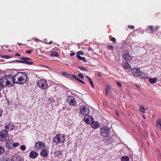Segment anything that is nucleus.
Returning <instances> with one entry per match:
<instances>
[{
	"mask_svg": "<svg viewBox=\"0 0 161 161\" xmlns=\"http://www.w3.org/2000/svg\"><path fill=\"white\" fill-rule=\"evenodd\" d=\"M7 76L9 83L8 84L10 87L14 83L22 85L25 83L27 80V74L24 72H18L14 76L10 75H8Z\"/></svg>",
	"mask_w": 161,
	"mask_h": 161,
	"instance_id": "nucleus-1",
	"label": "nucleus"
},
{
	"mask_svg": "<svg viewBox=\"0 0 161 161\" xmlns=\"http://www.w3.org/2000/svg\"><path fill=\"white\" fill-rule=\"evenodd\" d=\"M65 137L64 135L59 134L57 135L53 139V142L56 143H62L65 141Z\"/></svg>",
	"mask_w": 161,
	"mask_h": 161,
	"instance_id": "nucleus-2",
	"label": "nucleus"
},
{
	"mask_svg": "<svg viewBox=\"0 0 161 161\" xmlns=\"http://www.w3.org/2000/svg\"><path fill=\"white\" fill-rule=\"evenodd\" d=\"M111 134L110 129L107 127H102L100 130V135L104 137H108Z\"/></svg>",
	"mask_w": 161,
	"mask_h": 161,
	"instance_id": "nucleus-3",
	"label": "nucleus"
},
{
	"mask_svg": "<svg viewBox=\"0 0 161 161\" xmlns=\"http://www.w3.org/2000/svg\"><path fill=\"white\" fill-rule=\"evenodd\" d=\"M8 80L7 75L4 76L0 79V91L2 89L3 87H10V86L8 84Z\"/></svg>",
	"mask_w": 161,
	"mask_h": 161,
	"instance_id": "nucleus-4",
	"label": "nucleus"
},
{
	"mask_svg": "<svg viewBox=\"0 0 161 161\" xmlns=\"http://www.w3.org/2000/svg\"><path fill=\"white\" fill-rule=\"evenodd\" d=\"M37 86L42 90H45L47 87V84L46 80L41 79L36 83Z\"/></svg>",
	"mask_w": 161,
	"mask_h": 161,
	"instance_id": "nucleus-5",
	"label": "nucleus"
},
{
	"mask_svg": "<svg viewBox=\"0 0 161 161\" xmlns=\"http://www.w3.org/2000/svg\"><path fill=\"white\" fill-rule=\"evenodd\" d=\"M80 110L81 114L84 115H87L90 113L89 108L85 105H81L80 107Z\"/></svg>",
	"mask_w": 161,
	"mask_h": 161,
	"instance_id": "nucleus-6",
	"label": "nucleus"
},
{
	"mask_svg": "<svg viewBox=\"0 0 161 161\" xmlns=\"http://www.w3.org/2000/svg\"><path fill=\"white\" fill-rule=\"evenodd\" d=\"M8 135V131L6 130H2L0 131V141L4 142Z\"/></svg>",
	"mask_w": 161,
	"mask_h": 161,
	"instance_id": "nucleus-7",
	"label": "nucleus"
},
{
	"mask_svg": "<svg viewBox=\"0 0 161 161\" xmlns=\"http://www.w3.org/2000/svg\"><path fill=\"white\" fill-rule=\"evenodd\" d=\"M22 58L23 59V64L29 65H32L34 64L33 62L32 61V60L28 57H22Z\"/></svg>",
	"mask_w": 161,
	"mask_h": 161,
	"instance_id": "nucleus-8",
	"label": "nucleus"
},
{
	"mask_svg": "<svg viewBox=\"0 0 161 161\" xmlns=\"http://www.w3.org/2000/svg\"><path fill=\"white\" fill-rule=\"evenodd\" d=\"M70 106H75V105L76 102L75 98L71 96H69L67 99Z\"/></svg>",
	"mask_w": 161,
	"mask_h": 161,
	"instance_id": "nucleus-9",
	"label": "nucleus"
},
{
	"mask_svg": "<svg viewBox=\"0 0 161 161\" xmlns=\"http://www.w3.org/2000/svg\"><path fill=\"white\" fill-rule=\"evenodd\" d=\"M131 72L132 74L136 76H139L141 75V72L139 69L135 68L131 70Z\"/></svg>",
	"mask_w": 161,
	"mask_h": 161,
	"instance_id": "nucleus-10",
	"label": "nucleus"
},
{
	"mask_svg": "<svg viewBox=\"0 0 161 161\" xmlns=\"http://www.w3.org/2000/svg\"><path fill=\"white\" fill-rule=\"evenodd\" d=\"M13 141L12 139H8L6 142L5 146L8 149H13Z\"/></svg>",
	"mask_w": 161,
	"mask_h": 161,
	"instance_id": "nucleus-11",
	"label": "nucleus"
},
{
	"mask_svg": "<svg viewBox=\"0 0 161 161\" xmlns=\"http://www.w3.org/2000/svg\"><path fill=\"white\" fill-rule=\"evenodd\" d=\"M122 57L125 61L131 60L133 58L129 54V52H125L122 54Z\"/></svg>",
	"mask_w": 161,
	"mask_h": 161,
	"instance_id": "nucleus-12",
	"label": "nucleus"
},
{
	"mask_svg": "<svg viewBox=\"0 0 161 161\" xmlns=\"http://www.w3.org/2000/svg\"><path fill=\"white\" fill-rule=\"evenodd\" d=\"M14 127V125L12 123H7L5 125V130L7 131L8 130H13Z\"/></svg>",
	"mask_w": 161,
	"mask_h": 161,
	"instance_id": "nucleus-13",
	"label": "nucleus"
},
{
	"mask_svg": "<svg viewBox=\"0 0 161 161\" xmlns=\"http://www.w3.org/2000/svg\"><path fill=\"white\" fill-rule=\"evenodd\" d=\"M44 146V144L42 142H36L35 145V147L39 150L42 149Z\"/></svg>",
	"mask_w": 161,
	"mask_h": 161,
	"instance_id": "nucleus-14",
	"label": "nucleus"
},
{
	"mask_svg": "<svg viewBox=\"0 0 161 161\" xmlns=\"http://www.w3.org/2000/svg\"><path fill=\"white\" fill-rule=\"evenodd\" d=\"M38 156V154L34 151H31L29 154V157L32 159H35Z\"/></svg>",
	"mask_w": 161,
	"mask_h": 161,
	"instance_id": "nucleus-15",
	"label": "nucleus"
},
{
	"mask_svg": "<svg viewBox=\"0 0 161 161\" xmlns=\"http://www.w3.org/2000/svg\"><path fill=\"white\" fill-rule=\"evenodd\" d=\"M63 151H56L54 153V156L57 158H61V156L63 155L62 153Z\"/></svg>",
	"mask_w": 161,
	"mask_h": 161,
	"instance_id": "nucleus-16",
	"label": "nucleus"
},
{
	"mask_svg": "<svg viewBox=\"0 0 161 161\" xmlns=\"http://www.w3.org/2000/svg\"><path fill=\"white\" fill-rule=\"evenodd\" d=\"M91 124L92 127L93 129H97L100 126V124L97 122H93Z\"/></svg>",
	"mask_w": 161,
	"mask_h": 161,
	"instance_id": "nucleus-17",
	"label": "nucleus"
},
{
	"mask_svg": "<svg viewBox=\"0 0 161 161\" xmlns=\"http://www.w3.org/2000/svg\"><path fill=\"white\" fill-rule=\"evenodd\" d=\"M122 66L124 69L125 70H129L131 69L130 65L127 63H123L122 64Z\"/></svg>",
	"mask_w": 161,
	"mask_h": 161,
	"instance_id": "nucleus-18",
	"label": "nucleus"
},
{
	"mask_svg": "<svg viewBox=\"0 0 161 161\" xmlns=\"http://www.w3.org/2000/svg\"><path fill=\"white\" fill-rule=\"evenodd\" d=\"M156 126L158 130H161V119L159 118L157 120Z\"/></svg>",
	"mask_w": 161,
	"mask_h": 161,
	"instance_id": "nucleus-19",
	"label": "nucleus"
},
{
	"mask_svg": "<svg viewBox=\"0 0 161 161\" xmlns=\"http://www.w3.org/2000/svg\"><path fill=\"white\" fill-rule=\"evenodd\" d=\"M157 80V79L156 78H149L148 80V81L151 84L156 83Z\"/></svg>",
	"mask_w": 161,
	"mask_h": 161,
	"instance_id": "nucleus-20",
	"label": "nucleus"
},
{
	"mask_svg": "<svg viewBox=\"0 0 161 161\" xmlns=\"http://www.w3.org/2000/svg\"><path fill=\"white\" fill-rule=\"evenodd\" d=\"M72 77L74 79H75L78 81L79 82L83 84H85V82L80 78L77 77L75 75H72Z\"/></svg>",
	"mask_w": 161,
	"mask_h": 161,
	"instance_id": "nucleus-21",
	"label": "nucleus"
},
{
	"mask_svg": "<svg viewBox=\"0 0 161 161\" xmlns=\"http://www.w3.org/2000/svg\"><path fill=\"white\" fill-rule=\"evenodd\" d=\"M40 154L41 156L44 157H47L48 155L45 149L42 150L40 153Z\"/></svg>",
	"mask_w": 161,
	"mask_h": 161,
	"instance_id": "nucleus-22",
	"label": "nucleus"
},
{
	"mask_svg": "<svg viewBox=\"0 0 161 161\" xmlns=\"http://www.w3.org/2000/svg\"><path fill=\"white\" fill-rule=\"evenodd\" d=\"M77 58L80 60H82L83 62H86V59L84 57H82L79 55H76Z\"/></svg>",
	"mask_w": 161,
	"mask_h": 161,
	"instance_id": "nucleus-23",
	"label": "nucleus"
},
{
	"mask_svg": "<svg viewBox=\"0 0 161 161\" xmlns=\"http://www.w3.org/2000/svg\"><path fill=\"white\" fill-rule=\"evenodd\" d=\"M85 77L88 79L89 82L90 83V84L91 85L92 87V88H94V86L93 85V83L92 80L90 78V77L88 76H86Z\"/></svg>",
	"mask_w": 161,
	"mask_h": 161,
	"instance_id": "nucleus-24",
	"label": "nucleus"
},
{
	"mask_svg": "<svg viewBox=\"0 0 161 161\" xmlns=\"http://www.w3.org/2000/svg\"><path fill=\"white\" fill-rule=\"evenodd\" d=\"M61 74L64 76L68 78H71V77H72V75H70L64 72H61Z\"/></svg>",
	"mask_w": 161,
	"mask_h": 161,
	"instance_id": "nucleus-25",
	"label": "nucleus"
},
{
	"mask_svg": "<svg viewBox=\"0 0 161 161\" xmlns=\"http://www.w3.org/2000/svg\"><path fill=\"white\" fill-rule=\"evenodd\" d=\"M140 75L141 76V78H142L144 79H147L148 78V76L147 75V74L145 73H141V74Z\"/></svg>",
	"mask_w": 161,
	"mask_h": 161,
	"instance_id": "nucleus-26",
	"label": "nucleus"
},
{
	"mask_svg": "<svg viewBox=\"0 0 161 161\" xmlns=\"http://www.w3.org/2000/svg\"><path fill=\"white\" fill-rule=\"evenodd\" d=\"M129 158L128 156H124L121 158V161H129Z\"/></svg>",
	"mask_w": 161,
	"mask_h": 161,
	"instance_id": "nucleus-27",
	"label": "nucleus"
},
{
	"mask_svg": "<svg viewBox=\"0 0 161 161\" xmlns=\"http://www.w3.org/2000/svg\"><path fill=\"white\" fill-rule=\"evenodd\" d=\"M89 118V117H85L84 119V122L87 124H90L91 123V122H90Z\"/></svg>",
	"mask_w": 161,
	"mask_h": 161,
	"instance_id": "nucleus-28",
	"label": "nucleus"
},
{
	"mask_svg": "<svg viewBox=\"0 0 161 161\" xmlns=\"http://www.w3.org/2000/svg\"><path fill=\"white\" fill-rule=\"evenodd\" d=\"M140 110L142 113H144L145 111V109L143 106H141L140 108Z\"/></svg>",
	"mask_w": 161,
	"mask_h": 161,
	"instance_id": "nucleus-29",
	"label": "nucleus"
},
{
	"mask_svg": "<svg viewBox=\"0 0 161 161\" xmlns=\"http://www.w3.org/2000/svg\"><path fill=\"white\" fill-rule=\"evenodd\" d=\"M106 140L107 142L109 143L111 142H113L114 140V139L112 138V137H108V138L106 139Z\"/></svg>",
	"mask_w": 161,
	"mask_h": 161,
	"instance_id": "nucleus-30",
	"label": "nucleus"
},
{
	"mask_svg": "<svg viewBox=\"0 0 161 161\" xmlns=\"http://www.w3.org/2000/svg\"><path fill=\"white\" fill-rule=\"evenodd\" d=\"M4 148L3 147L0 146V155L2 154L4 152Z\"/></svg>",
	"mask_w": 161,
	"mask_h": 161,
	"instance_id": "nucleus-31",
	"label": "nucleus"
},
{
	"mask_svg": "<svg viewBox=\"0 0 161 161\" xmlns=\"http://www.w3.org/2000/svg\"><path fill=\"white\" fill-rule=\"evenodd\" d=\"M19 145V142H13V149L15 147H18Z\"/></svg>",
	"mask_w": 161,
	"mask_h": 161,
	"instance_id": "nucleus-32",
	"label": "nucleus"
},
{
	"mask_svg": "<svg viewBox=\"0 0 161 161\" xmlns=\"http://www.w3.org/2000/svg\"><path fill=\"white\" fill-rule=\"evenodd\" d=\"M51 56H52L58 57L59 55L56 52H53L51 54Z\"/></svg>",
	"mask_w": 161,
	"mask_h": 161,
	"instance_id": "nucleus-33",
	"label": "nucleus"
},
{
	"mask_svg": "<svg viewBox=\"0 0 161 161\" xmlns=\"http://www.w3.org/2000/svg\"><path fill=\"white\" fill-rule=\"evenodd\" d=\"M20 149L22 151H24L26 149V147L25 145H22L20 147Z\"/></svg>",
	"mask_w": 161,
	"mask_h": 161,
	"instance_id": "nucleus-34",
	"label": "nucleus"
},
{
	"mask_svg": "<svg viewBox=\"0 0 161 161\" xmlns=\"http://www.w3.org/2000/svg\"><path fill=\"white\" fill-rule=\"evenodd\" d=\"M107 49L108 50H112L114 49V47L112 45H108L107 47Z\"/></svg>",
	"mask_w": 161,
	"mask_h": 161,
	"instance_id": "nucleus-35",
	"label": "nucleus"
},
{
	"mask_svg": "<svg viewBox=\"0 0 161 161\" xmlns=\"http://www.w3.org/2000/svg\"><path fill=\"white\" fill-rule=\"evenodd\" d=\"M111 88L110 86L107 85L106 87V91H109Z\"/></svg>",
	"mask_w": 161,
	"mask_h": 161,
	"instance_id": "nucleus-36",
	"label": "nucleus"
},
{
	"mask_svg": "<svg viewBox=\"0 0 161 161\" xmlns=\"http://www.w3.org/2000/svg\"><path fill=\"white\" fill-rule=\"evenodd\" d=\"M20 60H17L16 61L18 63H23V59L22 58H20Z\"/></svg>",
	"mask_w": 161,
	"mask_h": 161,
	"instance_id": "nucleus-37",
	"label": "nucleus"
},
{
	"mask_svg": "<svg viewBox=\"0 0 161 161\" xmlns=\"http://www.w3.org/2000/svg\"><path fill=\"white\" fill-rule=\"evenodd\" d=\"M78 75L79 77L80 78L82 79H83L84 78V76L82 74H78Z\"/></svg>",
	"mask_w": 161,
	"mask_h": 161,
	"instance_id": "nucleus-38",
	"label": "nucleus"
},
{
	"mask_svg": "<svg viewBox=\"0 0 161 161\" xmlns=\"http://www.w3.org/2000/svg\"><path fill=\"white\" fill-rule=\"evenodd\" d=\"M79 69L82 71H84L86 70V68L83 67H80Z\"/></svg>",
	"mask_w": 161,
	"mask_h": 161,
	"instance_id": "nucleus-39",
	"label": "nucleus"
},
{
	"mask_svg": "<svg viewBox=\"0 0 161 161\" xmlns=\"http://www.w3.org/2000/svg\"><path fill=\"white\" fill-rule=\"evenodd\" d=\"M77 53L78 55H83L84 54L83 52L82 51H80L77 52Z\"/></svg>",
	"mask_w": 161,
	"mask_h": 161,
	"instance_id": "nucleus-40",
	"label": "nucleus"
},
{
	"mask_svg": "<svg viewBox=\"0 0 161 161\" xmlns=\"http://www.w3.org/2000/svg\"><path fill=\"white\" fill-rule=\"evenodd\" d=\"M149 28L150 30H151V31L154 32V28H153V26H149Z\"/></svg>",
	"mask_w": 161,
	"mask_h": 161,
	"instance_id": "nucleus-41",
	"label": "nucleus"
},
{
	"mask_svg": "<svg viewBox=\"0 0 161 161\" xmlns=\"http://www.w3.org/2000/svg\"><path fill=\"white\" fill-rule=\"evenodd\" d=\"M111 41L115 43L116 41V39L114 37H113L111 39Z\"/></svg>",
	"mask_w": 161,
	"mask_h": 161,
	"instance_id": "nucleus-42",
	"label": "nucleus"
},
{
	"mask_svg": "<svg viewBox=\"0 0 161 161\" xmlns=\"http://www.w3.org/2000/svg\"><path fill=\"white\" fill-rule=\"evenodd\" d=\"M32 51V50H28L26 51V53H29V54H31V52Z\"/></svg>",
	"mask_w": 161,
	"mask_h": 161,
	"instance_id": "nucleus-43",
	"label": "nucleus"
},
{
	"mask_svg": "<svg viewBox=\"0 0 161 161\" xmlns=\"http://www.w3.org/2000/svg\"><path fill=\"white\" fill-rule=\"evenodd\" d=\"M160 27L157 26L154 28V31L156 32L157 31V30Z\"/></svg>",
	"mask_w": 161,
	"mask_h": 161,
	"instance_id": "nucleus-44",
	"label": "nucleus"
},
{
	"mask_svg": "<svg viewBox=\"0 0 161 161\" xmlns=\"http://www.w3.org/2000/svg\"><path fill=\"white\" fill-rule=\"evenodd\" d=\"M117 86H119V87H121V84L119 82H117Z\"/></svg>",
	"mask_w": 161,
	"mask_h": 161,
	"instance_id": "nucleus-45",
	"label": "nucleus"
},
{
	"mask_svg": "<svg viewBox=\"0 0 161 161\" xmlns=\"http://www.w3.org/2000/svg\"><path fill=\"white\" fill-rule=\"evenodd\" d=\"M128 27L129 28H130L131 29H133L134 28V26H133V25H129L128 26Z\"/></svg>",
	"mask_w": 161,
	"mask_h": 161,
	"instance_id": "nucleus-46",
	"label": "nucleus"
},
{
	"mask_svg": "<svg viewBox=\"0 0 161 161\" xmlns=\"http://www.w3.org/2000/svg\"><path fill=\"white\" fill-rule=\"evenodd\" d=\"M3 113L2 110L1 109H0V117L1 116Z\"/></svg>",
	"mask_w": 161,
	"mask_h": 161,
	"instance_id": "nucleus-47",
	"label": "nucleus"
},
{
	"mask_svg": "<svg viewBox=\"0 0 161 161\" xmlns=\"http://www.w3.org/2000/svg\"><path fill=\"white\" fill-rule=\"evenodd\" d=\"M115 113H116V114L118 116H119V112L117 111H115Z\"/></svg>",
	"mask_w": 161,
	"mask_h": 161,
	"instance_id": "nucleus-48",
	"label": "nucleus"
},
{
	"mask_svg": "<svg viewBox=\"0 0 161 161\" xmlns=\"http://www.w3.org/2000/svg\"><path fill=\"white\" fill-rule=\"evenodd\" d=\"M10 57L8 56H5V58H7V59H8V58H10Z\"/></svg>",
	"mask_w": 161,
	"mask_h": 161,
	"instance_id": "nucleus-49",
	"label": "nucleus"
},
{
	"mask_svg": "<svg viewBox=\"0 0 161 161\" xmlns=\"http://www.w3.org/2000/svg\"><path fill=\"white\" fill-rule=\"evenodd\" d=\"M34 41L36 42H38L39 41V40L37 38H35L34 40Z\"/></svg>",
	"mask_w": 161,
	"mask_h": 161,
	"instance_id": "nucleus-50",
	"label": "nucleus"
},
{
	"mask_svg": "<svg viewBox=\"0 0 161 161\" xmlns=\"http://www.w3.org/2000/svg\"><path fill=\"white\" fill-rule=\"evenodd\" d=\"M15 56H20V54H19L18 53H15Z\"/></svg>",
	"mask_w": 161,
	"mask_h": 161,
	"instance_id": "nucleus-51",
	"label": "nucleus"
},
{
	"mask_svg": "<svg viewBox=\"0 0 161 161\" xmlns=\"http://www.w3.org/2000/svg\"><path fill=\"white\" fill-rule=\"evenodd\" d=\"M42 66H43V67H45V68H47L48 69H49V67L47 66H46V65H42Z\"/></svg>",
	"mask_w": 161,
	"mask_h": 161,
	"instance_id": "nucleus-52",
	"label": "nucleus"
},
{
	"mask_svg": "<svg viewBox=\"0 0 161 161\" xmlns=\"http://www.w3.org/2000/svg\"><path fill=\"white\" fill-rule=\"evenodd\" d=\"M92 48L91 47H89V48L88 49V50L89 51H90L91 50H92Z\"/></svg>",
	"mask_w": 161,
	"mask_h": 161,
	"instance_id": "nucleus-53",
	"label": "nucleus"
},
{
	"mask_svg": "<svg viewBox=\"0 0 161 161\" xmlns=\"http://www.w3.org/2000/svg\"><path fill=\"white\" fill-rule=\"evenodd\" d=\"M52 43V41H51L49 43H48V44L50 45V44H51Z\"/></svg>",
	"mask_w": 161,
	"mask_h": 161,
	"instance_id": "nucleus-54",
	"label": "nucleus"
},
{
	"mask_svg": "<svg viewBox=\"0 0 161 161\" xmlns=\"http://www.w3.org/2000/svg\"><path fill=\"white\" fill-rule=\"evenodd\" d=\"M74 54H75L74 53H71L70 54V56H72V55H74Z\"/></svg>",
	"mask_w": 161,
	"mask_h": 161,
	"instance_id": "nucleus-55",
	"label": "nucleus"
},
{
	"mask_svg": "<svg viewBox=\"0 0 161 161\" xmlns=\"http://www.w3.org/2000/svg\"><path fill=\"white\" fill-rule=\"evenodd\" d=\"M108 91H106V95H107L108 94Z\"/></svg>",
	"mask_w": 161,
	"mask_h": 161,
	"instance_id": "nucleus-56",
	"label": "nucleus"
},
{
	"mask_svg": "<svg viewBox=\"0 0 161 161\" xmlns=\"http://www.w3.org/2000/svg\"><path fill=\"white\" fill-rule=\"evenodd\" d=\"M136 86L138 88H139V86H138V85H136Z\"/></svg>",
	"mask_w": 161,
	"mask_h": 161,
	"instance_id": "nucleus-57",
	"label": "nucleus"
},
{
	"mask_svg": "<svg viewBox=\"0 0 161 161\" xmlns=\"http://www.w3.org/2000/svg\"><path fill=\"white\" fill-rule=\"evenodd\" d=\"M8 51L10 52H12V51L11 50H8Z\"/></svg>",
	"mask_w": 161,
	"mask_h": 161,
	"instance_id": "nucleus-58",
	"label": "nucleus"
},
{
	"mask_svg": "<svg viewBox=\"0 0 161 161\" xmlns=\"http://www.w3.org/2000/svg\"><path fill=\"white\" fill-rule=\"evenodd\" d=\"M143 118L145 119V116H143Z\"/></svg>",
	"mask_w": 161,
	"mask_h": 161,
	"instance_id": "nucleus-59",
	"label": "nucleus"
},
{
	"mask_svg": "<svg viewBox=\"0 0 161 161\" xmlns=\"http://www.w3.org/2000/svg\"><path fill=\"white\" fill-rule=\"evenodd\" d=\"M1 93L0 92V97H1Z\"/></svg>",
	"mask_w": 161,
	"mask_h": 161,
	"instance_id": "nucleus-60",
	"label": "nucleus"
},
{
	"mask_svg": "<svg viewBox=\"0 0 161 161\" xmlns=\"http://www.w3.org/2000/svg\"><path fill=\"white\" fill-rule=\"evenodd\" d=\"M68 161H71V159L69 160Z\"/></svg>",
	"mask_w": 161,
	"mask_h": 161,
	"instance_id": "nucleus-61",
	"label": "nucleus"
},
{
	"mask_svg": "<svg viewBox=\"0 0 161 161\" xmlns=\"http://www.w3.org/2000/svg\"><path fill=\"white\" fill-rule=\"evenodd\" d=\"M18 44L19 45H21V44L19 43H18Z\"/></svg>",
	"mask_w": 161,
	"mask_h": 161,
	"instance_id": "nucleus-62",
	"label": "nucleus"
},
{
	"mask_svg": "<svg viewBox=\"0 0 161 161\" xmlns=\"http://www.w3.org/2000/svg\"><path fill=\"white\" fill-rule=\"evenodd\" d=\"M20 161H24V160L22 159V160H21Z\"/></svg>",
	"mask_w": 161,
	"mask_h": 161,
	"instance_id": "nucleus-63",
	"label": "nucleus"
},
{
	"mask_svg": "<svg viewBox=\"0 0 161 161\" xmlns=\"http://www.w3.org/2000/svg\"><path fill=\"white\" fill-rule=\"evenodd\" d=\"M41 53H43L42 52V51H41Z\"/></svg>",
	"mask_w": 161,
	"mask_h": 161,
	"instance_id": "nucleus-64",
	"label": "nucleus"
}]
</instances>
